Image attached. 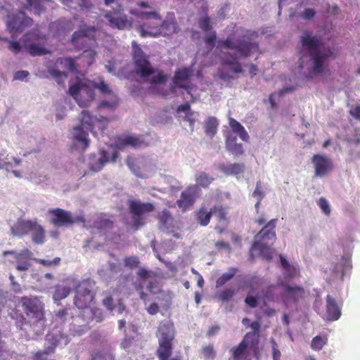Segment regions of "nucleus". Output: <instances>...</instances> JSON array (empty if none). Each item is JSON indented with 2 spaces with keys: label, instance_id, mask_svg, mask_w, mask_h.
Masks as SVG:
<instances>
[{
  "label": "nucleus",
  "instance_id": "obj_11",
  "mask_svg": "<svg viewBox=\"0 0 360 360\" xmlns=\"http://www.w3.org/2000/svg\"><path fill=\"white\" fill-rule=\"evenodd\" d=\"M248 349H252L254 356L259 358V348L257 338L253 333H246L243 340L231 349L233 360H246L248 357Z\"/></svg>",
  "mask_w": 360,
  "mask_h": 360
},
{
  "label": "nucleus",
  "instance_id": "obj_32",
  "mask_svg": "<svg viewBox=\"0 0 360 360\" xmlns=\"http://www.w3.org/2000/svg\"><path fill=\"white\" fill-rule=\"evenodd\" d=\"M229 124L232 131L234 134H237L243 141L248 142L249 141L250 136L248 132L239 122L231 117L229 118Z\"/></svg>",
  "mask_w": 360,
  "mask_h": 360
},
{
  "label": "nucleus",
  "instance_id": "obj_41",
  "mask_svg": "<svg viewBox=\"0 0 360 360\" xmlns=\"http://www.w3.org/2000/svg\"><path fill=\"white\" fill-rule=\"evenodd\" d=\"M276 288V285H270L266 289L262 290V300L264 304L267 302H274L276 300V295L274 293Z\"/></svg>",
  "mask_w": 360,
  "mask_h": 360
},
{
  "label": "nucleus",
  "instance_id": "obj_22",
  "mask_svg": "<svg viewBox=\"0 0 360 360\" xmlns=\"http://www.w3.org/2000/svg\"><path fill=\"white\" fill-rule=\"evenodd\" d=\"M277 219H271L255 236V241L262 243H273L276 238V226Z\"/></svg>",
  "mask_w": 360,
  "mask_h": 360
},
{
  "label": "nucleus",
  "instance_id": "obj_5",
  "mask_svg": "<svg viewBox=\"0 0 360 360\" xmlns=\"http://www.w3.org/2000/svg\"><path fill=\"white\" fill-rule=\"evenodd\" d=\"M96 117L87 110L81 112V124L73 128V144L77 149L86 150L89 145V131H92Z\"/></svg>",
  "mask_w": 360,
  "mask_h": 360
},
{
  "label": "nucleus",
  "instance_id": "obj_61",
  "mask_svg": "<svg viewBox=\"0 0 360 360\" xmlns=\"http://www.w3.org/2000/svg\"><path fill=\"white\" fill-rule=\"evenodd\" d=\"M261 181H258L252 193V196L257 198L259 201H262L264 196V192L261 190Z\"/></svg>",
  "mask_w": 360,
  "mask_h": 360
},
{
  "label": "nucleus",
  "instance_id": "obj_37",
  "mask_svg": "<svg viewBox=\"0 0 360 360\" xmlns=\"http://www.w3.org/2000/svg\"><path fill=\"white\" fill-rule=\"evenodd\" d=\"M114 226V221L105 215L98 217L94 222V227L100 231H108Z\"/></svg>",
  "mask_w": 360,
  "mask_h": 360
},
{
  "label": "nucleus",
  "instance_id": "obj_47",
  "mask_svg": "<svg viewBox=\"0 0 360 360\" xmlns=\"http://www.w3.org/2000/svg\"><path fill=\"white\" fill-rule=\"evenodd\" d=\"M158 218L159 219L160 223L163 226H165V227L167 226V225L169 224H170V222L172 220V215L170 214V212L169 210H164L162 212H160L158 214Z\"/></svg>",
  "mask_w": 360,
  "mask_h": 360
},
{
  "label": "nucleus",
  "instance_id": "obj_16",
  "mask_svg": "<svg viewBox=\"0 0 360 360\" xmlns=\"http://www.w3.org/2000/svg\"><path fill=\"white\" fill-rule=\"evenodd\" d=\"M22 307L26 315L38 322L44 318L43 304L36 297H22Z\"/></svg>",
  "mask_w": 360,
  "mask_h": 360
},
{
  "label": "nucleus",
  "instance_id": "obj_42",
  "mask_svg": "<svg viewBox=\"0 0 360 360\" xmlns=\"http://www.w3.org/2000/svg\"><path fill=\"white\" fill-rule=\"evenodd\" d=\"M236 268H230L228 273L223 274L216 281V287L219 288L225 285L233 278L237 272Z\"/></svg>",
  "mask_w": 360,
  "mask_h": 360
},
{
  "label": "nucleus",
  "instance_id": "obj_1",
  "mask_svg": "<svg viewBox=\"0 0 360 360\" xmlns=\"http://www.w3.org/2000/svg\"><path fill=\"white\" fill-rule=\"evenodd\" d=\"M302 48L309 52L311 72L315 75L321 74L324 71V63L334 56L333 51L330 48L321 50V38L314 36L312 33L306 31L300 37Z\"/></svg>",
  "mask_w": 360,
  "mask_h": 360
},
{
  "label": "nucleus",
  "instance_id": "obj_23",
  "mask_svg": "<svg viewBox=\"0 0 360 360\" xmlns=\"http://www.w3.org/2000/svg\"><path fill=\"white\" fill-rule=\"evenodd\" d=\"M105 17L108 19L110 27L123 30L131 27V22L127 19L126 15L122 14L120 11H108Z\"/></svg>",
  "mask_w": 360,
  "mask_h": 360
},
{
  "label": "nucleus",
  "instance_id": "obj_46",
  "mask_svg": "<svg viewBox=\"0 0 360 360\" xmlns=\"http://www.w3.org/2000/svg\"><path fill=\"white\" fill-rule=\"evenodd\" d=\"M212 214H214L219 221H227L226 212L221 205H214L211 208Z\"/></svg>",
  "mask_w": 360,
  "mask_h": 360
},
{
  "label": "nucleus",
  "instance_id": "obj_25",
  "mask_svg": "<svg viewBox=\"0 0 360 360\" xmlns=\"http://www.w3.org/2000/svg\"><path fill=\"white\" fill-rule=\"evenodd\" d=\"M130 146L134 148H139L142 146H146L147 144L141 140L139 137L134 136H118L115 140V146L118 149H122L126 146Z\"/></svg>",
  "mask_w": 360,
  "mask_h": 360
},
{
  "label": "nucleus",
  "instance_id": "obj_19",
  "mask_svg": "<svg viewBox=\"0 0 360 360\" xmlns=\"http://www.w3.org/2000/svg\"><path fill=\"white\" fill-rule=\"evenodd\" d=\"M198 194V188L195 185H191L184 190L179 199L176 200L178 207L182 211L186 212L190 209L195 203Z\"/></svg>",
  "mask_w": 360,
  "mask_h": 360
},
{
  "label": "nucleus",
  "instance_id": "obj_40",
  "mask_svg": "<svg viewBox=\"0 0 360 360\" xmlns=\"http://www.w3.org/2000/svg\"><path fill=\"white\" fill-rule=\"evenodd\" d=\"M236 293V290L233 288H226L218 292L215 297L223 302L231 300Z\"/></svg>",
  "mask_w": 360,
  "mask_h": 360
},
{
  "label": "nucleus",
  "instance_id": "obj_33",
  "mask_svg": "<svg viewBox=\"0 0 360 360\" xmlns=\"http://www.w3.org/2000/svg\"><path fill=\"white\" fill-rule=\"evenodd\" d=\"M212 215L211 210L210 211L205 206H201L195 212V220L202 226H206L210 221Z\"/></svg>",
  "mask_w": 360,
  "mask_h": 360
},
{
  "label": "nucleus",
  "instance_id": "obj_52",
  "mask_svg": "<svg viewBox=\"0 0 360 360\" xmlns=\"http://www.w3.org/2000/svg\"><path fill=\"white\" fill-rule=\"evenodd\" d=\"M51 0H27V6L26 8H34L37 13L39 14V12L41 11V8H40V4L43 1H51Z\"/></svg>",
  "mask_w": 360,
  "mask_h": 360
},
{
  "label": "nucleus",
  "instance_id": "obj_8",
  "mask_svg": "<svg viewBox=\"0 0 360 360\" xmlns=\"http://www.w3.org/2000/svg\"><path fill=\"white\" fill-rule=\"evenodd\" d=\"M94 284L89 280L80 281L75 287L74 304L79 309H86L91 307L95 302L96 292L94 290Z\"/></svg>",
  "mask_w": 360,
  "mask_h": 360
},
{
  "label": "nucleus",
  "instance_id": "obj_14",
  "mask_svg": "<svg viewBox=\"0 0 360 360\" xmlns=\"http://www.w3.org/2000/svg\"><path fill=\"white\" fill-rule=\"evenodd\" d=\"M50 223L56 227L67 226L75 222H84V217H72L71 212L61 208L49 209Z\"/></svg>",
  "mask_w": 360,
  "mask_h": 360
},
{
  "label": "nucleus",
  "instance_id": "obj_56",
  "mask_svg": "<svg viewBox=\"0 0 360 360\" xmlns=\"http://www.w3.org/2000/svg\"><path fill=\"white\" fill-rule=\"evenodd\" d=\"M94 90L98 89L103 94H111L112 91L110 89L108 86L105 84L104 81H100L98 83H93Z\"/></svg>",
  "mask_w": 360,
  "mask_h": 360
},
{
  "label": "nucleus",
  "instance_id": "obj_3",
  "mask_svg": "<svg viewBox=\"0 0 360 360\" xmlns=\"http://www.w3.org/2000/svg\"><path fill=\"white\" fill-rule=\"evenodd\" d=\"M175 335L176 330L173 323L164 321L160 323L156 334L158 340L156 354L158 359H165L171 356L173 351L172 342Z\"/></svg>",
  "mask_w": 360,
  "mask_h": 360
},
{
  "label": "nucleus",
  "instance_id": "obj_64",
  "mask_svg": "<svg viewBox=\"0 0 360 360\" xmlns=\"http://www.w3.org/2000/svg\"><path fill=\"white\" fill-rule=\"evenodd\" d=\"M245 303L250 308H255L257 306V297L252 295H247Z\"/></svg>",
  "mask_w": 360,
  "mask_h": 360
},
{
  "label": "nucleus",
  "instance_id": "obj_39",
  "mask_svg": "<svg viewBox=\"0 0 360 360\" xmlns=\"http://www.w3.org/2000/svg\"><path fill=\"white\" fill-rule=\"evenodd\" d=\"M219 123L215 117H209L205 124V130L207 136L212 138L217 131Z\"/></svg>",
  "mask_w": 360,
  "mask_h": 360
},
{
  "label": "nucleus",
  "instance_id": "obj_29",
  "mask_svg": "<svg viewBox=\"0 0 360 360\" xmlns=\"http://www.w3.org/2000/svg\"><path fill=\"white\" fill-rule=\"evenodd\" d=\"M237 137L233 133H229L226 138V148L233 155L238 156L244 154V149L242 143H238Z\"/></svg>",
  "mask_w": 360,
  "mask_h": 360
},
{
  "label": "nucleus",
  "instance_id": "obj_58",
  "mask_svg": "<svg viewBox=\"0 0 360 360\" xmlns=\"http://www.w3.org/2000/svg\"><path fill=\"white\" fill-rule=\"evenodd\" d=\"M37 263L40 264L44 266H58L60 262V257H55L53 260H48L44 259H37Z\"/></svg>",
  "mask_w": 360,
  "mask_h": 360
},
{
  "label": "nucleus",
  "instance_id": "obj_20",
  "mask_svg": "<svg viewBox=\"0 0 360 360\" xmlns=\"http://www.w3.org/2000/svg\"><path fill=\"white\" fill-rule=\"evenodd\" d=\"M193 71L190 68H181L176 70L172 79L175 87L184 89L190 94V78L193 76Z\"/></svg>",
  "mask_w": 360,
  "mask_h": 360
},
{
  "label": "nucleus",
  "instance_id": "obj_2",
  "mask_svg": "<svg viewBox=\"0 0 360 360\" xmlns=\"http://www.w3.org/2000/svg\"><path fill=\"white\" fill-rule=\"evenodd\" d=\"M96 28L94 26H86L79 30L75 32L72 35L71 41L78 49L85 48V44L89 49H84L80 56L77 59L81 60L84 63V66L89 67L94 61L96 52L91 49L96 44Z\"/></svg>",
  "mask_w": 360,
  "mask_h": 360
},
{
  "label": "nucleus",
  "instance_id": "obj_24",
  "mask_svg": "<svg viewBox=\"0 0 360 360\" xmlns=\"http://www.w3.org/2000/svg\"><path fill=\"white\" fill-rule=\"evenodd\" d=\"M37 219H18L11 226V232L14 236L22 238L31 232Z\"/></svg>",
  "mask_w": 360,
  "mask_h": 360
},
{
  "label": "nucleus",
  "instance_id": "obj_21",
  "mask_svg": "<svg viewBox=\"0 0 360 360\" xmlns=\"http://www.w3.org/2000/svg\"><path fill=\"white\" fill-rule=\"evenodd\" d=\"M311 162L314 167L316 176H323L333 168L332 161L325 155H314L311 158Z\"/></svg>",
  "mask_w": 360,
  "mask_h": 360
},
{
  "label": "nucleus",
  "instance_id": "obj_62",
  "mask_svg": "<svg viewBox=\"0 0 360 360\" xmlns=\"http://www.w3.org/2000/svg\"><path fill=\"white\" fill-rule=\"evenodd\" d=\"M316 15V11L313 8H306L304 11L300 14V17L304 20H310L312 19Z\"/></svg>",
  "mask_w": 360,
  "mask_h": 360
},
{
  "label": "nucleus",
  "instance_id": "obj_59",
  "mask_svg": "<svg viewBox=\"0 0 360 360\" xmlns=\"http://www.w3.org/2000/svg\"><path fill=\"white\" fill-rule=\"evenodd\" d=\"M135 290L139 292L140 299L143 302L148 300V295L143 291V285L142 283H134Z\"/></svg>",
  "mask_w": 360,
  "mask_h": 360
},
{
  "label": "nucleus",
  "instance_id": "obj_9",
  "mask_svg": "<svg viewBox=\"0 0 360 360\" xmlns=\"http://www.w3.org/2000/svg\"><path fill=\"white\" fill-rule=\"evenodd\" d=\"M218 47L220 49L235 50L238 52L239 57L248 58L252 53L259 51V45L256 42L238 39L233 42L230 37L226 39L218 41Z\"/></svg>",
  "mask_w": 360,
  "mask_h": 360
},
{
  "label": "nucleus",
  "instance_id": "obj_51",
  "mask_svg": "<svg viewBox=\"0 0 360 360\" xmlns=\"http://www.w3.org/2000/svg\"><path fill=\"white\" fill-rule=\"evenodd\" d=\"M202 354L205 359H214L216 356V352L212 345H207L202 348Z\"/></svg>",
  "mask_w": 360,
  "mask_h": 360
},
{
  "label": "nucleus",
  "instance_id": "obj_18",
  "mask_svg": "<svg viewBox=\"0 0 360 360\" xmlns=\"http://www.w3.org/2000/svg\"><path fill=\"white\" fill-rule=\"evenodd\" d=\"M281 285L284 288L282 297L286 305L297 304L300 300H304L305 290L302 287L292 286L285 283H282Z\"/></svg>",
  "mask_w": 360,
  "mask_h": 360
},
{
  "label": "nucleus",
  "instance_id": "obj_13",
  "mask_svg": "<svg viewBox=\"0 0 360 360\" xmlns=\"http://www.w3.org/2000/svg\"><path fill=\"white\" fill-rule=\"evenodd\" d=\"M133 61L136 73L142 79L148 78L155 72L148 56L136 41L132 42Z\"/></svg>",
  "mask_w": 360,
  "mask_h": 360
},
{
  "label": "nucleus",
  "instance_id": "obj_10",
  "mask_svg": "<svg viewBox=\"0 0 360 360\" xmlns=\"http://www.w3.org/2000/svg\"><path fill=\"white\" fill-rule=\"evenodd\" d=\"M46 35L42 34L39 30H32L24 34L22 39V44L27 52L32 56H44L50 51L40 44L44 42Z\"/></svg>",
  "mask_w": 360,
  "mask_h": 360
},
{
  "label": "nucleus",
  "instance_id": "obj_17",
  "mask_svg": "<svg viewBox=\"0 0 360 360\" xmlns=\"http://www.w3.org/2000/svg\"><path fill=\"white\" fill-rule=\"evenodd\" d=\"M8 255H13L15 260L8 261L9 262L17 263L16 269L20 271H27L31 266V259L32 258V252L27 248H25L20 252L15 250H6L3 252V256L6 257Z\"/></svg>",
  "mask_w": 360,
  "mask_h": 360
},
{
  "label": "nucleus",
  "instance_id": "obj_4",
  "mask_svg": "<svg viewBox=\"0 0 360 360\" xmlns=\"http://www.w3.org/2000/svg\"><path fill=\"white\" fill-rule=\"evenodd\" d=\"M180 32L174 13L169 12L167 13L165 20L160 25L150 27L148 23L140 28V35L142 37L158 36H171Z\"/></svg>",
  "mask_w": 360,
  "mask_h": 360
},
{
  "label": "nucleus",
  "instance_id": "obj_34",
  "mask_svg": "<svg viewBox=\"0 0 360 360\" xmlns=\"http://www.w3.org/2000/svg\"><path fill=\"white\" fill-rule=\"evenodd\" d=\"M32 240L36 244H43L45 242L46 234L44 228L36 221L31 232Z\"/></svg>",
  "mask_w": 360,
  "mask_h": 360
},
{
  "label": "nucleus",
  "instance_id": "obj_57",
  "mask_svg": "<svg viewBox=\"0 0 360 360\" xmlns=\"http://www.w3.org/2000/svg\"><path fill=\"white\" fill-rule=\"evenodd\" d=\"M91 319L92 320H95L98 323L103 321L104 315L101 309L91 308Z\"/></svg>",
  "mask_w": 360,
  "mask_h": 360
},
{
  "label": "nucleus",
  "instance_id": "obj_36",
  "mask_svg": "<svg viewBox=\"0 0 360 360\" xmlns=\"http://www.w3.org/2000/svg\"><path fill=\"white\" fill-rule=\"evenodd\" d=\"M70 285H57L53 294V299L55 302L60 301L66 298L71 292Z\"/></svg>",
  "mask_w": 360,
  "mask_h": 360
},
{
  "label": "nucleus",
  "instance_id": "obj_55",
  "mask_svg": "<svg viewBox=\"0 0 360 360\" xmlns=\"http://www.w3.org/2000/svg\"><path fill=\"white\" fill-rule=\"evenodd\" d=\"M92 360H115L113 355L96 352L91 355Z\"/></svg>",
  "mask_w": 360,
  "mask_h": 360
},
{
  "label": "nucleus",
  "instance_id": "obj_54",
  "mask_svg": "<svg viewBox=\"0 0 360 360\" xmlns=\"http://www.w3.org/2000/svg\"><path fill=\"white\" fill-rule=\"evenodd\" d=\"M318 205L326 215L329 216L330 214V207L325 198H321L318 201Z\"/></svg>",
  "mask_w": 360,
  "mask_h": 360
},
{
  "label": "nucleus",
  "instance_id": "obj_15",
  "mask_svg": "<svg viewBox=\"0 0 360 360\" xmlns=\"http://www.w3.org/2000/svg\"><path fill=\"white\" fill-rule=\"evenodd\" d=\"M32 22V18L27 16L24 12L18 11L15 14L8 16L7 29L11 34V37L14 39L17 37L18 33L22 32Z\"/></svg>",
  "mask_w": 360,
  "mask_h": 360
},
{
  "label": "nucleus",
  "instance_id": "obj_49",
  "mask_svg": "<svg viewBox=\"0 0 360 360\" xmlns=\"http://www.w3.org/2000/svg\"><path fill=\"white\" fill-rule=\"evenodd\" d=\"M124 266L131 269H135L139 265V260L136 256L127 257L124 259Z\"/></svg>",
  "mask_w": 360,
  "mask_h": 360
},
{
  "label": "nucleus",
  "instance_id": "obj_50",
  "mask_svg": "<svg viewBox=\"0 0 360 360\" xmlns=\"http://www.w3.org/2000/svg\"><path fill=\"white\" fill-rule=\"evenodd\" d=\"M0 40L7 41L8 43V49L11 51H12L13 53L17 54L21 51L22 46L19 42L15 41H10L6 38H1V37H0Z\"/></svg>",
  "mask_w": 360,
  "mask_h": 360
},
{
  "label": "nucleus",
  "instance_id": "obj_53",
  "mask_svg": "<svg viewBox=\"0 0 360 360\" xmlns=\"http://www.w3.org/2000/svg\"><path fill=\"white\" fill-rule=\"evenodd\" d=\"M156 275L155 273L148 271L145 268H141L139 269L137 272V276L141 280H146V279H150L151 278L154 277Z\"/></svg>",
  "mask_w": 360,
  "mask_h": 360
},
{
  "label": "nucleus",
  "instance_id": "obj_43",
  "mask_svg": "<svg viewBox=\"0 0 360 360\" xmlns=\"http://www.w3.org/2000/svg\"><path fill=\"white\" fill-rule=\"evenodd\" d=\"M328 338L326 336L316 335L313 338L311 342V348L316 351H319L327 344Z\"/></svg>",
  "mask_w": 360,
  "mask_h": 360
},
{
  "label": "nucleus",
  "instance_id": "obj_35",
  "mask_svg": "<svg viewBox=\"0 0 360 360\" xmlns=\"http://www.w3.org/2000/svg\"><path fill=\"white\" fill-rule=\"evenodd\" d=\"M220 169L226 175H237L243 173L245 165L243 163H231L221 165Z\"/></svg>",
  "mask_w": 360,
  "mask_h": 360
},
{
  "label": "nucleus",
  "instance_id": "obj_48",
  "mask_svg": "<svg viewBox=\"0 0 360 360\" xmlns=\"http://www.w3.org/2000/svg\"><path fill=\"white\" fill-rule=\"evenodd\" d=\"M198 26L204 32H208L212 29L210 18L205 15L198 20Z\"/></svg>",
  "mask_w": 360,
  "mask_h": 360
},
{
  "label": "nucleus",
  "instance_id": "obj_31",
  "mask_svg": "<svg viewBox=\"0 0 360 360\" xmlns=\"http://www.w3.org/2000/svg\"><path fill=\"white\" fill-rule=\"evenodd\" d=\"M221 65H232V71L234 73H240L243 72L241 65L238 61V56L231 53H224L221 60Z\"/></svg>",
  "mask_w": 360,
  "mask_h": 360
},
{
  "label": "nucleus",
  "instance_id": "obj_60",
  "mask_svg": "<svg viewBox=\"0 0 360 360\" xmlns=\"http://www.w3.org/2000/svg\"><path fill=\"white\" fill-rule=\"evenodd\" d=\"M102 304L110 311H112L114 309L113 298L112 296L110 294H108L106 297L103 300Z\"/></svg>",
  "mask_w": 360,
  "mask_h": 360
},
{
  "label": "nucleus",
  "instance_id": "obj_45",
  "mask_svg": "<svg viewBox=\"0 0 360 360\" xmlns=\"http://www.w3.org/2000/svg\"><path fill=\"white\" fill-rule=\"evenodd\" d=\"M146 289L149 292L154 295L160 292L159 282L156 275L148 281V283L146 285Z\"/></svg>",
  "mask_w": 360,
  "mask_h": 360
},
{
  "label": "nucleus",
  "instance_id": "obj_38",
  "mask_svg": "<svg viewBox=\"0 0 360 360\" xmlns=\"http://www.w3.org/2000/svg\"><path fill=\"white\" fill-rule=\"evenodd\" d=\"M214 181V178L212 176H209L205 172H200L195 175V186L206 188H208L209 186Z\"/></svg>",
  "mask_w": 360,
  "mask_h": 360
},
{
  "label": "nucleus",
  "instance_id": "obj_12",
  "mask_svg": "<svg viewBox=\"0 0 360 360\" xmlns=\"http://www.w3.org/2000/svg\"><path fill=\"white\" fill-rule=\"evenodd\" d=\"M129 210L132 215V227L138 230L145 224L143 214L153 212L154 205L150 202H142L138 200H129L127 202Z\"/></svg>",
  "mask_w": 360,
  "mask_h": 360
},
{
  "label": "nucleus",
  "instance_id": "obj_7",
  "mask_svg": "<svg viewBox=\"0 0 360 360\" xmlns=\"http://www.w3.org/2000/svg\"><path fill=\"white\" fill-rule=\"evenodd\" d=\"M49 73L56 80L58 84H64L68 77L65 70L77 72L75 60L72 58H59L55 63L49 62L46 65Z\"/></svg>",
  "mask_w": 360,
  "mask_h": 360
},
{
  "label": "nucleus",
  "instance_id": "obj_44",
  "mask_svg": "<svg viewBox=\"0 0 360 360\" xmlns=\"http://www.w3.org/2000/svg\"><path fill=\"white\" fill-rule=\"evenodd\" d=\"M68 23L69 22L65 19H60L57 21L50 23L49 29L51 31H53L57 34H59L65 31V27L68 25Z\"/></svg>",
  "mask_w": 360,
  "mask_h": 360
},
{
  "label": "nucleus",
  "instance_id": "obj_26",
  "mask_svg": "<svg viewBox=\"0 0 360 360\" xmlns=\"http://www.w3.org/2000/svg\"><path fill=\"white\" fill-rule=\"evenodd\" d=\"M132 14L136 15L139 18L145 20V22L140 25L138 27V30L140 32V28L145 25L146 24H148L150 27H155L156 25H160V22L162 21V18L160 15L156 12H134L133 11H131Z\"/></svg>",
  "mask_w": 360,
  "mask_h": 360
},
{
  "label": "nucleus",
  "instance_id": "obj_63",
  "mask_svg": "<svg viewBox=\"0 0 360 360\" xmlns=\"http://www.w3.org/2000/svg\"><path fill=\"white\" fill-rule=\"evenodd\" d=\"M167 79L166 76L162 72H159L151 79V83L154 84H162Z\"/></svg>",
  "mask_w": 360,
  "mask_h": 360
},
{
  "label": "nucleus",
  "instance_id": "obj_27",
  "mask_svg": "<svg viewBox=\"0 0 360 360\" xmlns=\"http://www.w3.org/2000/svg\"><path fill=\"white\" fill-rule=\"evenodd\" d=\"M326 317L329 321H336L341 316V308L336 302L335 299L331 295H328L326 297Z\"/></svg>",
  "mask_w": 360,
  "mask_h": 360
},
{
  "label": "nucleus",
  "instance_id": "obj_28",
  "mask_svg": "<svg viewBox=\"0 0 360 360\" xmlns=\"http://www.w3.org/2000/svg\"><path fill=\"white\" fill-rule=\"evenodd\" d=\"M269 243H262L260 241H254L250 250V257L251 259H253L252 251L257 250L259 251L260 256L264 259L267 261L271 260L274 256V250L269 247Z\"/></svg>",
  "mask_w": 360,
  "mask_h": 360
},
{
  "label": "nucleus",
  "instance_id": "obj_30",
  "mask_svg": "<svg viewBox=\"0 0 360 360\" xmlns=\"http://www.w3.org/2000/svg\"><path fill=\"white\" fill-rule=\"evenodd\" d=\"M281 264L284 270V278L287 280L292 279L300 276V271L297 266L291 265L287 259L281 255H279Z\"/></svg>",
  "mask_w": 360,
  "mask_h": 360
},
{
  "label": "nucleus",
  "instance_id": "obj_6",
  "mask_svg": "<svg viewBox=\"0 0 360 360\" xmlns=\"http://www.w3.org/2000/svg\"><path fill=\"white\" fill-rule=\"evenodd\" d=\"M68 91L81 107L87 106L95 98L94 84L87 80H77L70 84Z\"/></svg>",
  "mask_w": 360,
  "mask_h": 360
}]
</instances>
